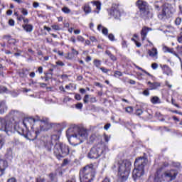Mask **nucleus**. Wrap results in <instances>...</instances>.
Masks as SVG:
<instances>
[{
  "label": "nucleus",
  "instance_id": "nucleus-1",
  "mask_svg": "<svg viewBox=\"0 0 182 182\" xmlns=\"http://www.w3.org/2000/svg\"><path fill=\"white\" fill-rule=\"evenodd\" d=\"M43 141L47 151H52V146H53V143H55L53 153L58 160L66 157L70 153L69 146L59 141V136L56 134H53L51 136H44Z\"/></svg>",
  "mask_w": 182,
  "mask_h": 182
},
{
  "label": "nucleus",
  "instance_id": "nucleus-2",
  "mask_svg": "<svg viewBox=\"0 0 182 182\" xmlns=\"http://www.w3.org/2000/svg\"><path fill=\"white\" fill-rule=\"evenodd\" d=\"M67 137L69 141H75L74 146H77L83 142V140L87 138V131L79 126L70 127L67 130Z\"/></svg>",
  "mask_w": 182,
  "mask_h": 182
},
{
  "label": "nucleus",
  "instance_id": "nucleus-3",
  "mask_svg": "<svg viewBox=\"0 0 182 182\" xmlns=\"http://www.w3.org/2000/svg\"><path fill=\"white\" fill-rule=\"evenodd\" d=\"M114 168L118 170V178L121 181H126L129 178V174H130L132 163L129 160L118 161L114 163Z\"/></svg>",
  "mask_w": 182,
  "mask_h": 182
},
{
  "label": "nucleus",
  "instance_id": "nucleus-4",
  "mask_svg": "<svg viewBox=\"0 0 182 182\" xmlns=\"http://www.w3.org/2000/svg\"><path fill=\"white\" fill-rule=\"evenodd\" d=\"M147 164V159L144 157H140L135 160V168L132 171V177L134 180L140 178L142 176H144V166Z\"/></svg>",
  "mask_w": 182,
  "mask_h": 182
},
{
  "label": "nucleus",
  "instance_id": "nucleus-5",
  "mask_svg": "<svg viewBox=\"0 0 182 182\" xmlns=\"http://www.w3.org/2000/svg\"><path fill=\"white\" fill-rule=\"evenodd\" d=\"M96 174V170L93 168V164L85 166L82 170L80 171L81 182H91Z\"/></svg>",
  "mask_w": 182,
  "mask_h": 182
},
{
  "label": "nucleus",
  "instance_id": "nucleus-6",
  "mask_svg": "<svg viewBox=\"0 0 182 182\" xmlns=\"http://www.w3.org/2000/svg\"><path fill=\"white\" fill-rule=\"evenodd\" d=\"M177 174L178 173L176 170L166 171L161 176L157 171L155 174L154 182H161L162 180L166 182L173 181V180H176Z\"/></svg>",
  "mask_w": 182,
  "mask_h": 182
},
{
  "label": "nucleus",
  "instance_id": "nucleus-7",
  "mask_svg": "<svg viewBox=\"0 0 182 182\" xmlns=\"http://www.w3.org/2000/svg\"><path fill=\"white\" fill-rule=\"evenodd\" d=\"M176 12V10L171 7V5L168 4H165L161 11H159L158 14V18L161 21H166V19H168L169 18H171L173 16V14Z\"/></svg>",
  "mask_w": 182,
  "mask_h": 182
},
{
  "label": "nucleus",
  "instance_id": "nucleus-8",
  "mask_svg": "<svg viewBox=\"0 0 182 182\" xmlns=\"http://www.w3.org/2000/svg\"><path fill=\"white\" fill-rule=\"evenodd\" d=\"M106 149L107 148L104 144H98L90 149L88 153L89 159H99L105 153Z\"/></svg>",
  "mask_w": 182,
  "mask_h": 182
},
{
  "label": "nucleus",
  "instance_id": "nucleus-9",
  "mask_svg": "<svg viewBox=\"0 0 182 182\" xmlns=\"http://www.w3.org/2000/svg\"><path fill=\"white\" fill-rule=\"evenodd\" d=\"M0 130L9 136L14 132V123L8 119L0 118Z\"/></svg>",
  "mask_w": 182,
  "mask_h": 182
},
{
  "label": "nucleus",
  "instance_id": "nucleus-10",
  "mask_svg": "<svg viewBox=\"0 0 182 182\" xmlns=\"http://www.w3.org/2000/svg\"><path fill=\"white\" fill-rule=\"evenodd\" d=\"M136 6H138L141 18L147 19L150 17V11H149V6L147 2L143 0H138L136 1Z\"/></svg>",
  "mask_w": 182,
  "mask_h": 182
},
{
  "label": "nucleus",
  "instance_id": "nucleus-11",
  "mask_svg": "<svg viewBox=\"0 0 182 182\" xmlns=\"http://www.w3.org/2000/svg\"><path fill=\"white\" fill-rule=\"evenodd\" d=\"M90 4H92L93 6H96V9L94 10L95 14H100V9H102V3L100 1H92L84 4L82 6V10L85 15H88V14L92 13V7H90Z\"/></svg>",
  "mask_w": 182,
  "mask_h": 182
},
{
  "label": "nucleus",
  "instance_id": "nucleus-12",
  "mask_svg": "<svg viewBox=\"0 0 182 182\" xmlns=\"http://www.w3.org/2000/svg\"><path fill=\"white\" fill-rule=\"evenodd\" d=\"M19 132V134L21 136H24L26 139H28V140H35L38 137V134L41 133V131L36 130V131H28L25 132L23 129H21Z\"/></svg>",
  "mask_w": 182,
  "mask_h": 182
},
{
  "label": "nucleus",
  "instance_id": "nucleus-13",
  "mask_svg": "<svg viewBox=\"0 0 182 182\" xmlns=\"http://www.w3.org/2000/svg\"><path fill=\"white\" fill-rule=\"evenodd\" d=\"M41 123L40 125V132H48V130L52 127L50 122H49V119L43 118L41 119Z\"/></svg>",
  "mask_w": 182,
  "mask_h": 182
},
{
  "label": "nucleus",
  "instance_id": "nucleus-14",
  "mask_svg": "<svg viewBox=\"0 0 182 182\" xmlns=\"http://www.w3.org/2000/svg\"><path fill=\"white\" fill-rule=\"evenodd\" d=\"M109 15L113 16L114 19H119L120 18V11L118 8L112 7L109 11Z\"/></svg>",
  "mask_w": 182,
  "mask_h": 182
},
{
  "label": "nucleus",
  "instance_id": "nucleus-15",
  "mask_svg": "<svg viewBox=\"0 0 182 182\" xmlns=\"http://www.w3.org/2000/svg\"><path fill=\"white\" fill-rule=\"evenodd\" d=\"M36 122V119L33 117L25 118L23 120V124L25 127H28V126H33V124Z\"/></svg>",
  "mask_w": 182,
  "mask_h": 182
},
{
  "label": "nucleus",
  "instance_id": "nucleus-16",
  "mask_svg": "<svg viewBox=\"0 0 182 182\" xmlns=\"http://www.w3.org/2000/svg\"><path fill=\"white\" fill-rule=\"evenodd\" d=\"M6 167H8V162L6 160L0 159V177L4 174Z\"/></svg>",
  "mask_w": 182,
  "mask_h": 182
},
{
  "label": "nucleus",
  "instance_id": "nucleus-17",
  "mask_svg": "<svg viewBox=\"0 0 182 182\" xmlns=\"http://www.w3.org/2000/svg\"><path fill=\"white\" fill-rule=\"evenodd\" d=\"M147 85H149V90H156V89H158L159 87H160L161 86V83L159 82H151L149 81L147 82Z\"/></svg>",
  "mask_w": 182,
  "mask_h": 182
},
{
  "label": "nucleus",
  "instance_id": "nucleus-18",
  "mask_svg": "<svg viewBox=\"0 0 182 182\" xmlns=\"http://www.w3.org/2000/svg\"><path fill=\"white\" fill-rule=\"evenodd\" d=\"M161 68H162L164 75H167V76H171L173 72L171 71V68H170L168 65H164Z\"/></svg>",
  "mask_w": 182,
  "mask_h": 182
},
{
  "label": "nucleus",
  "instance_id": "nucleus-19",
  "mask_svg": "<svg viewBox=\"0 0 182 182\" xmlns=\"http://www.w3.org/2000/svg\"><path fill=\"white\" fill-rule=\"evenodd\" d=\"M149 31H151V28H149V27H144L142 28V30L141 31L142 41H144L146 39V37L147 36V33H149Z\"/></svg>",
  "mask_w": 182,
  "mask_h": 182
},
{
  "label": "nucleus",
  "instance_id": "nucleus-20",
  "mask_svg": "<svg viewBox=\"0 0 182 182\" xmlns=\"http://www.w3.org/2000/svg\"><path fill=\"white\" fill-rule=\"evenodd\" d=\"M163 50L164 52H168L169 53H172V55H174L175 56H176V58H178V59L181 60V58H180V57L178 56V54H177V53H176V51H174L173 48H170L167 46H164L163 48Z\"/></svg>",
  "mask_w": 182,
  "mask_h": 182
},
{
  "label": "nucleus",
  "instance_id": "nucleus-21",
  "mask_svg": "<svg viewBox=\"0 0 182 182\" xmlns=\"http://www.w3.org/2000/svg\"><path fill=\"white\" fill-rule=\"evenodd\" d=\"M8 110V107H6V104L5 101H1L0 102V113L1 114L5 113Z\"/></svg>",
  "mask_w": 182,
  "mask_h": 182
},
{
  "label": "nucleus",
  "instance_id": "nucleus-22",
  "mask_svg": "<svg viewBox=\"0 0 182 182\" xmlns=\"http://www.w3.org/2000/svg\"><path fill=\"white\" fill-rule=\"evenodd\" d=\"M148 55L151 56V58H154V59H157V48H152L151 50H149Z\"/></svg>",
  "mask_w": 182,
  "mask_h": 182
},
{
  "label": "nucleus",
  "instance_id": "nucleus-23",
  "mask_svg": "<svg viewBox=\"0 0 182 182\" xmlns=\"http://www.w3.org/2000/svg\"><path fill=\"white\" fill-rule=\"evenodd\" d=\"M5 157L8 160H11L12 159H14V155H13V152H12V149L11 148L7 149V151H6V154H5Z\"/></svg>",
  "mask_w": 182,
  "mask_h": 182
},
{
  "label": "nucleus",
  "instance_id": "nucleus-24",
  "mask_svg": "<svg viewBox=\"0 0 182 182\" xmlns=\"http://www.w3.org/2000/svg\"><path fill=\"white\" fill-rule=\"evenodd\" d=\"M105 54L109 56V59H111V60H112V62H116V60H117V57L116 55H113L112 53V52H110V50H107L105 51Z\"/></svg>",
  "mask_w": 182,
  "mask_h": 182
},
{
  "label": "nucleus",
  "instance_id": "nucleus-25",
  "mask_svg": "<svg viewBox=\"0 0 182 182\" xmlns=\"http://www.w3.org/2000/svg\"><path fill=\"white\" fill-rule=\"evenodd\" d=\"M151 102L153 105H159L160 103H161V100H160V98L157 96H154L151 98Z\"/></svg>",
  "mask_w": 182,
  "mask_h": 182
},
{
  "label": "nucleus",
  "instance_id": "nucleus-26",
  "mask_svg": "<svg viewBox=\"0 0 182 182\" xmlns=\"http://www.w3.org/2000/svg\"><path fill=\"white\" fill-rule=\"evenodd\" d=\"M97 29L99 31L102 29V33H103V35L107 36V34L109 33V30H107V28L103 27L102 24L98 25Z\"/></svg>",
  "mask_w": 182,
  "mask_h": 182
},
{
  "label": "nucleus",
  "instance_id": "nucleus-27",
  "mask_svg": "<svg viewBox=\"0 0 182 182\" xmlns=\"http://www.w3.org/2000/svg\"><path fill=\"white\" fill-rule=\"evenodd\" d=\"M23 28L26 32H32L33 31V26L31 24L23 25Z\"/></svg>",
  "mask_w": 182,
  "mask_h": 182
},
{
  "label": "nucleus",
  "instance_id": "nucleus-28",
  "mask_svg": "<svg viewBox=\"0 0 182 182\" xmlns=\"http://www.w3.org/2000/svg\"><path fill=\"white\" fill-rule=\"evenodd\" d=\"M94 66H96L97 69H100V66H102V61L98 59H95L93 60Z\"/></svg>",
  "mask_w": 182,
  "mask_h": 182
},
{
  "label": "nucleus",
  "instance_id": "nucleus-29",
  "mask_svg": "<svg viewBox=\"0 0 182 182\" xmlns=\"http://www.w3.org/2000/svg\"><path fill=\"white\" fill-rule=\"evenodd\" d=\"M5 136L4 134H0V145L4 147V144H5Z\"/></svg>",
  "mask_w": 182,
  "mask_h": 182
},
{
  "label": "nucleus",
  "instance_id": "nucleus-30",
  "mask_svg": "<svg viewBox=\"0 0 182 182\" xmlns=\"http://www.w3.org/2000/svg\"><path fill=\"white\" fill-rule=\"evenodd\" d=\"M61 11H62V12H63L64 14H70V12H72V11H71L69 8H68V7H66V6L63 7V8L61 9Z\"/></svg>",
  "mask_w": 182,
  "mask_h": 182
},
{
  "label": "nucleus",
  "instance_id": "nucleus-31",
  "mask_svg": "<svg viewBox=\"0 0 182 182\" xmlns=\"http://www.w3.org/2000/svg\"><path fill=\"white\" fill-rule=\"evenodd\" d=\"M114 77H120V76H123V73L120 71H114Z\"/></svg>",
  "mask_w": 182,
  "mask_h": 182
},
{
  "label": "nucleus",
  "instance_id": "nucleus-32",
  "mask_svg": "<svg viewBox=\"0 0 182 182\" xmlns=\"http://www.w3.org/2000/svg\"><path fill=\"white\" fill-rule=\"evenodd\" d=\"M99 69H100V70H102V72L103 73H107V72H110V70H109L105 67H100Z\"/></svg>",
  "mask_w": 182,
  "mask_h": 182
},
{
  "label": "nucleus",
  "instance_id": "nucleus-33",
  "mask_svg": "<svg viewBox=\"0 0 182 182\" xmlns=\"http://www.w3.org/2000/svg\"><path fill=\"white\" fill-rule=\"evenodd\" d=\"M56 177V174L51 173L49 174V178L50 181H53L55 180V178Z\"/></svg>",
  "mask_w": 182,
  "mask_h": 182
},
{
  "label": "nucleus",
  "instance_id": "nucleus-34",
  "mask_svg": "<svg viewBox=\"0 0 182 182\" xmlns=\"http://www.w3.org/2000/svg\"><path fill=\"white\" fill-rule=\"evenodd\" d=\"M71 50H72V54L73 55V57L77 56V55H79V52L75 50V48H72Z\"/></svg>",
  "mask_w": 182,
  "mask_h": 182
},
{
  "label": "nucleus",
  "instance_id": "nucleus-35",
  "mask_svg": "<svg viewBox=\"0 0 182 182\" xmlns=\"http://www.w3.org/2000/svg\"><path fill=\"white\" fill-rule=\"evenodd\" d=\"M83 102L85 104L89 103V95H85L84 98H83Z\"/></svg>",
  "mask_w": 182,
  "mask_h": 182
},
{
  "label": "nucleus",
  "instance_id": "nucleus-36",
  "mask_svg": "<svg viewBox=\"0 0 182 182\" xmlns=\"http://www.w3.org/2000/svg\"><path fill=\"white\" fill-rule=\"evenodd\" d=\"M51 28L54 29V31H60V27L56 24L51 26Z\"/></svg>",
  "mask_w": 182,
  "mask_h": 182
},
{
  "label": "nucleus",
  "instance_id": "nucleus-37",
  "mask_svg": "<svg viewBox=\"0 0 182 182\" xmlns=\"http://www.w3.org/2000/svg\"><path fill=\"white\" fill-rule=\"evenodd\" d=\"M4 39H6L7 41H12L13 43L15 42V39H13V38L11 39V36H9V35L4 36Z\"/></svg>",
  "mask_w": 182,
  "mask_h": 182
},
{
  "label": "nucleus",
  "instance_id": "nucleus-38",
  "mask_svg": "<svg viewBox=\"0 0 182 182\" xmlns=\"http://www.w3.org/2000/svg\"><path fill=\"white\" fill-rule=\"evenodd\" d=\"M14 130H16V132H18V134H19V132H21V130H23V129L21 128L20 127H13V132ZM13 132H12V133H13Z\"/></svg>",
  "mask_w": 182,
  "mask_h": 182
},
{
  "label": "nucleus",
  "instance_id": "nucleus-39",
  "mask_svg": "<svg viewBox=\"0 0 182 182\" xmlns=\"http://www.w3.org/2000/svg\"><path fill=\"white\" fill-rule=\"evenodd\" d=\"M77 41L78 42H85V38L82 36H77Z\"/></svg>",
  "mask_w": 182,
  "mask_h": 182
},
{
  "label": "nucleus",
  "instance_id": "nucleus-40",
  "mask_svg": "<svg viewBox=\"0 0 182 182\" xmlns=\"http://www.w3.org/2000/svg\"><path fill=\"white\" fill-rule=\"evenodd\" d=\"M151 68L152 69H154V70H156V69L159 68V64H157L156 63H154L151 64Z\"/></svg>",
  "mask_w": 182,
  "mask_h": 182
},
{
  "label": "nucleus",
  "instance_id": "nucleus-41",
  "mask_svg": "<svg viewBox=\"0 0 182 182\" xmlns=\"http://www.w3.org/2000/svg\"><path fill=\"white\" fill-rule=\"evenodd\" d=\"M176 25H180L181 23V18L178 17L175 21Z\"/></svg>",
  "mask_w": 182,
  "mask_h": 182
},
{
  "label": "nucleus",
  "instance_id": "nucleus-42",
  "mask_svg": "<svg viewBox=\"0 0 182 182\" xmlns=\"http://www.w3.org/2000/svg\"><path fill=\"white\" fill-rule=\"evenodd\" d=\"M21 14L24 16H26V15H28V10H26V9H21Z\"/></svg>",
  "mask_w": 182,
  "mask_h": 182
},
{
  "label": "nucleus",
  "instance_id": "nucleus-43",
  "mask_svg": "<svg viewBox=\"0 0 182 182\" xmlns=\"http://www.w3.org/2000/svg\"><path fill=\"white\" fill-rule=\"evenodd\" d=\"M76 109H82L83 107V104L82 102H79L75 105Z\"/></svg>",
  "mask_w": 182,
  "mask_h": 182
},
{
  "label": "nucleus",
  "instance_id": "nucleus-44",
  "mask_svg": "<svg viewBox=\"0 0 182 182\" xmlns=\"http://www.w3.org/2000/svg\"><path fill=\"white\" fill-rule=\"evenodd\" d=\"M136 116H141V114H143V110L139 109L136 112Z\"/></svg>",
  "mask_w": 182,
  "mask_h": 182
},
{
  "label": "nucleus",
  "instance_id": "nucleus-45",
  "mask_svg": "<svg viewBox=\"0 0 182 182\" xmlns=\"http://www.w3.org/2000/svg\"><path fill=\"white\" fill-rule=\"evenodd\" d=\"M9 25H10V26H15V21H14V19H10L9 21Z\"/></svg>",
  "mask_w": 182,
  "mask_h": 182
},
{
  "label": "nucleus",
  "instance_id": "nucleus-46",
  "mask_svg": "<svg viewBox=\"0 0 182 182\" xmlns=\"http://www.w3.org/2000/svg\"><path fill=\"white\" fill-rule=\"evenodd\" d=\"M126 112L127 113H132V112H133V107H128L126 108Z\"/></svg>",
  "mask_w": 182,
  "mask_h": 182
},
{
  "label": "nucleus",
  "instance_id": "nucleus-47",
  "mask_svg": "<svg viewBox=\"0 0 182 182\" xmlns=\"http://www.w3.org/2000/svg\"><path fill=\"white\" fill-rule=\"evenodd\" d=\"M55 63L58 66H65V63L60 60L57 61Z\"/></svg>",
  "mask_w": 182,
  "mask_h": 182
},
{
  "label": "nucleus",
  "instance_id": "nucleus-48",
  "mask_svg": "<svg viewBox=\"0 0 182 182\" xmlns=\"http://www.w3.org/2000/svg\"><path fill=\"white\" fill-rule=\"evenodd\" d=\"M6 90H8V89H6V87H0V93H4V92H6Z\"/></svg>",
  "mask_w": 182,
  "mask_h": 182
},
{
  "label": "nucleus",
  "instance_id": "nucleus-49",
  "mask_svg": "<svg viewBox=\"0 0 182 182\" xmlns=\"http://www.w3.org/2000/svg\"><path fill=\"white\" fill-rule=\"evenodd\" d=\"M38 72L40 73V75H42V73H43V68L42 66L38 67Z\"/></svg>",
  "mask_w": 182,
  "mask_h": 182
},
{
  "label": "nucleus",
  "instance_id": "nucleus-50",
  "mask_svg": "<svg viewBox=\"0 0 182 182\" xmlns=\"http://www.w3.org/2000/svg\"><path fill=\"white\" fill-rule=\"evenodd\" d=\"M25 17H23V16L22 15H19L18 17H17V21H19L20 22H22V21H23V18Z\"/></svg>",
  "mask_w": 182,
  "mask_h": 182
},
{
  "label": "nucleus",
  "instance_id": "nucleus-51",
  "mask_svg": "<svg viewBox=\"0 0 182 182\" xmlns=\"http://www.w3.org/2000/svg\"><path fill=\"white\" fill-rule=\"evenodd\" d=\"M132 41H134L135 42V45H136V46H137V48H140V46H141V43L136 41V40H134V38H132Z\"/></svg>",
  "mask_w": 182,
  "mask_h": 182
},
{
  "label": "nucleus",
  "instance_id": "nucleus-52",
  "mask_svg": "<svg viewBox=\"0 0 182 182\" xmlns=\"http://www.w3.org/2000/svg\"><path fill=\"white\" fill-rule=\"evenodd\" d=\"M178 42L182 43V33H180L179 36L178 37Z\"/></svg>",
  "mask_w": 182,
  "mask_h": 182
},
{
  "label": "nucleus",
  "instance_id": "nucleus-53",
  "mask_svg": "<svg viewBox=\"0 0 182 182\" xmlns=\"http://www.w3.org/2000/svg\"><path fill=\"white\" fill-rule=\"evenodd\" d=\"M108 38L109 41H114V36L112 33L109 34Z\"/></svg>",
  "mask_w": 182,
  "mask_h": 182
},
{
  "label": "nucleus",
  "instance_id": "nucleus-54",
  "mask_svg": "<svg viewBox=\"0 0 182 182\" xmlns=\"http://www.w3.org/2000/svg\"><path fill=\"white\" fill-rule=\"evenodd\" d=\"M112 126V124H110V123L107 124L105 127L104 129L105 130H109V129H110V127Z\"/></svg>",
  "mask_w": 182,
  "mask_h": 182
},
{
  "label": "nucleus",
  "instance_id": "nucleus-55",
  "mask_svg": "<svg viewBox=\"0 0 182 182\" xmlns=\"http://www.w3.org/2000/svg\"><path fill=\"white\" fill-rule=\"evenodd\" d=\"M90 41L91 42H97V39H96V38L95 36H90Z\"/></svg>",
  "mask_w": 182,
  "mask_h": 182
},
{
  "label": "nucleus",
  "instance_id": "nucleus-56",
  "mask_svg": "<svg viewBox=\"0 0 182 182\" xmlns=\"http://www.w3.org/2000/svg\"><path fill=\"white\" fill-rule=\"evenodd\" d=\"M143 95L144 96H149L150 95V92H149V90H145L144 92H143Z\"/></svg>",
  "mask_w": 182,
  "mask_h": 182
},
{
  "label": "nucleus",
  "instance_id": "nucleus-57",
  "mask_svg": "<svg viewBox=\"0 0 182 182\" xmlns=\"http://www.w3.org/2000/svg\"><path fill=\"white\" fill-rule=\"evenodd\" d=\"M70 42H73V43H76V37H75L74 36H72V37L70 38Z\"/></svg>",
  "mask_w": 182,
  "mask_h": 182
},
{
  "label": "nucleus",
  "instance_id": "nucleus-58",
  "mask_svg": "<svg viewBox=\"0 0 182 182\" xmlns=\"http://www.w3.org/2000/svg\"><path fill=\"white\" fill-rule=\"evenodd\" d=\"M75 99L76 100H80L82 99V97L80 96V95L76 94L75 96Z\"/></svg>",
  "mask_w": 182,
  "mask_h": 182
},
{
  "label": "nucleus",
  "instance_id": "nucleus-59",
  "mask_svg": "<svg viewBox=\"0 0 182 182\" xmlns=\"http://www.w3.org/2000/svg\"><path fill=\"white\" fill-rule=\"evenodd\" d=\"M104 139L107 143H108L109 141L110 140V137H109V136L107 135H104Z\"/></svg>",
  "mask_w": 182,
  "mask_h": 182
},
{
  "label": "nucleus",
  "instance_id": "nucleus-60",
  "mask_svg": "<svg viewBox=\"0 0 182 182\" xmlns=\"http://www.w3.org/2000/svg\"><path fill=\"white\" fill-rule=\"evenodd\" d=\"M7 182H16V178H11L7 180Z\"/></svg>",
  "mask_w": 182,
  "mask_h": 182
},
{
  "label": "nucleus",
  "instance_id": "nucleus-61",
  "mask_svg": "<svg viewBox=\"0 0 182 182\" xmlns=\"http://www.w3.org/2000/svg\"><path fill=\"white\" fill-rule=\"evenodd\" d=\"M90 102L91 103H96V97H91Z\"/></svg>",
  "mask_w": 182,
  "mask_h": 182
},
{
  "label": "nucleus",
  "instance_id": "nucleus-62",
  "mask_svg": "<svg viewBox=\"0 0 182 182\" xmlns=\"http://www.w3.org/2000/svg\"><path fill=\"white\" fill-rule=\"evenodd\" d=\"M66 182H76V178L73 177L71 179L68 180Z\"/></svg>",
  "mask_w": 182,
  "mask_h": 182
},
{
  "label": "nucleus",
  "instance_id": "nucleus-63",
  "mask_svg": "<svg viewBox=\"0 0 182 182\" xmlns=\"http://www.w3.org/2000/svg\"><path fill=\"white\" fill-rule=\"evenodd\" d=\"M33 8H38V6H39V3H38V2H34V3L33 4Z\"/></svg>",
  "mask_w": 182,
  "mask_h": 182
},
{
  "label": "nucleus",
  "instance_id": "nucleus-64",
  "mask_svg": "<svg viewBox=\"0 0 182 182\" xmlns=\"http://www.w3.org/2000/svg\"><path fill=\"white\" fill-rule=\"evenodd\" d=\"M102 182H110V178H105Z\"/></svg>",
  "mask_w": 182,
  "mask_h": 182
}]
</instances>
